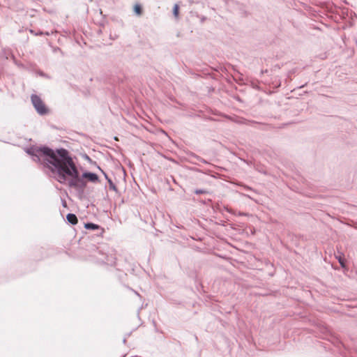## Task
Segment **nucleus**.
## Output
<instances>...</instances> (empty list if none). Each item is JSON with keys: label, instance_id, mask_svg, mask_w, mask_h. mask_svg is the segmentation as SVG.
Wrapping results in <instances>:
<instances>
[{"label": "nucleus", "instance_id": "nucleus-3", "mask_svg": "<svg viewBox=\"0 0 357 357\" xmlns=\"http://www.w3.org/2000/svg\"><path fill=\"white\" fill-rule=\"evenodd\" d=\"M68 221L72 225H76L78 222L77 216L73 213H68L66 216Z\"/></svg>", "mask_w": 357, "mask_h": 357}, {"label": "nucleus", "instance_id": "nucleus-2", "mask_svg": "<svg viewBox=\"0 0 357 357\" xmlns=\"http://www.w3.org/2000/svg\"><path fill=\"white\" fill-rule=\"evenodd\" d=\"M32 103L40 114H46L48 112V109L46 107L42 100L37 96H32Z\"/></svg>", "mask_w": 357, "mask_h": 357}, {"label": "nucleus", "instance_id": "nucleus-6", "mask_svg": "<svg viewBox=\"0 0 357 357\" xmlns=\"http://www.w3.org/2000/svg\"><path fill=\"white\" fill-rule=\"evenodd\" d=\"M179 13V6L177 4H175L173 8V14L176 18L178 17Z\"/></svg>", "mask_w": 357, "mask_h": 357}, {"label": "nucleus", "instance_id": "nucleus-7", "mask_svg": "<svg viewBox=\"0 0 357 357\" xmlns=\"http://www.w3.org/2000/svg\"><path fill=\"white\" fill-rule=\"evenodd\" d=\"M340 264H341L342 267H345V260L343 257L339 256L337 257Z\"/></svg>", "mask_w": 357, "mask_h": 357}, {"label": "nucleus", "instance_id": "nucleus-1", "mask_svg": "<svg viewBox=\"0 0 357 357\" xmlns=\"http://www.w3.org/2000/svg\"><path fill=\"white\" fill-rule=\"evenodd\" d=\"M40 152L43 154V161L47 167L61 183L77 189H83L86 185L84 178L91 182L98 180L97 174L91 172H85L82 178L79 177L77 169L66 149L54 151L49 148H43Z\"/></svg>", "mask_w": 357, "mask_h": 357}, {"label": "nucleus", "instance_id": "nucleus-9", "mask_svg": "<svg viewBox=\"0 0 357 357\" xmlns=\"http://www.w3.org/2000/svg\"><path fill=\"white\" fill-rule=\"evenodd\" d=\"M105 231L104 229L102 228V232L103 233Z\"/></svg>", "mask_w": 357, "mask_h": 357}, {"label": "nucleus", "instance_id": "nucleus-5", "mask_svg": "<svg viewBox=\"0 0 357 357\" xmlns=\"http://www.w3.org/2000/svg\"><path fill=\"white\" fill-rule=\"evenodd\" d=\"M85 228L88 229H98L100 228V226L93 223H86L85 224Z\"/></svg>", "mask_w": 357, "mask_h": 357}, {"label": "nucleus", "instance_id": "nucleus-8", "mask_svg": "<svg viewBox=\"0 0 357 357\" xmlns=\"http://www.w3.org/2000/svg\"><path fill=\"white\" fill-rule=\"evenodd\" d=\"M195 192L197 194V195H200V194H205L206 193V190H196L195 191Z\"/></svg>", "mask_w": 357, "mask_h": 357}, {"label": "nucleus", "instance_id": "nucleus-4", "mask_svg": "<svg viewBox=\"0 0 357 357\" xmlns=\"http://www.w3.org/2000/svg\"><path fill=\"white\" fill-rule=\"evenodd\" d=\"M134 11L137 15H141L142 14V8L139 3H136L134 6Z\"/></svg>", "mask_w": 357, "mask_h": 357}]
</instances>
